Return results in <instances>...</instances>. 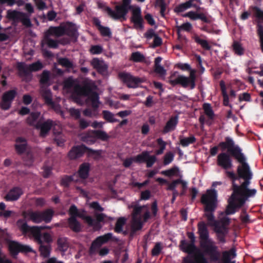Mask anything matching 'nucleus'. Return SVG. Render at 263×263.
I'll use <instances>...</instances> for the list:
<instances>
[{
  "label": "nucleus",
  "mask_w": 263,
  "mask_h": 263,
  "mask_svg": "<svg viewBox=\"0 0 263 263\" xmlns=\"http://www.w3.org/2000/svg\"><path fill=\"white\" fill-rule=\"evenodd\" d=\"M157 158L155 155H150L148 153V157L146 161V167H151L153 164L156 162Z\"/></svg>",
  "instance_id": "nucleus-64"
},
{
  "label": "nucleus",
  "mask_w": 263,
  "mask_h": 263,
  "mask_svg": "<svg viewBox=\"0 0 263 263\" xmlns=\"http://www.w3.org/2000/svg\"><path fill=\"white\" fill-rule=\"evenodd\" d=\"M109 138L108 134L103 130H91L82 137V140L88 144H94L97 139L106 141Z\"/></svg>",
  "instance_id": "nucleus-11"
},
{
  "label": "nucleus",
  "mask_w": 263,
  "mask_h": 263,
  "mask_svg": "<svg viewBox=\"0 0 263 263\" xmlns=\"http://www.w3.org/2000/svg\"><path fill=\"white\" fill-rule=\"evenodd\" d=\"M85 153H87L88 156H100V151L90 148L84 144L73 146L69 152L68 156L71 160L77 159L82 157Z\"/></svg>",
  "instance_id": "nucleus-9"
},
{
  "label": "nucleus",
  "mask_w": 263,
  "mask_h": 263,
  "mask_svg": "<svg viewBox=\"0 0 263 263\" xmlns=\"http://www.w3.org/2000/svg\"><path fill=\"white\" fill-rule=\"evenodd\" d=\"M119 78L128 88H135L138 85L143 82L141 78L134 77L130 73L126 72H120L118 74Z\"/></svg>",
  "instance_id": "nucleus-15"
},
{
  "label": "nucleus",
  "mask_w": 263,
  "mask_h": 263,
  "mask_svg": "<svg viewBox=\"0 0 263 263\" xmlns=\"http://www.w3.org/2000/svg\"><path fill=\"white\" fill-rule=\"evenodd\" d=\"M157 143L160 146L159 149L156 151L155 154L156 155H160L163 153L166 147V143L161 138H159L157 140Z\"/></svg>",
  "instance_id": "nucleus-54"
},
{
  "label": "nucleus",
  "mask_w": 263,
  "mask_h": 263,
  "mask_svg": "<svg viewBox=\"0 0 263 263\" xmlns=\"http://www.w3.org/2000/svg\"><path fill=\"white\" fill-rule=\"evenodd\" d=\"M103 118L107 122L109 123L117 122L119 121V120L114 118V114L108 110H103L102 111Z\"/></svg>",
  "instance_id": "nucleus-46"
},
{
  "label": "nucleus",
  "mask_w": 263,
  "mask_h": 263,
  "mask_svg": "<svg viewBox=\"0 0 263 263\" xmlns=\"http://www.w3.org/2000/svg\"><path fill=\"white\" fill-rule=\"evenodd\" d=\"M53 126V121L50 119L46 121L43 120L35 128L40 130V135L41 137H44L46 136L47 134Z\"/></svg>",
  "instance_id": "nucleus-25"
},
{
  "label": "nucleus",
  "mask_w": 263,
  "mask_h": 263,
  "mask_svg": "<svg viewBox=\"0 0 263 263\" xmlns=\"http://www.w3.org/2000/svg\"><path fill=\"white\" fill-rule=\"evenodd\" d=\"M17 95L15 89L10 90L4 93L2 96L1 108L4 110H8Z\"/></svg>",
  "instance_id": "nucleus-19"
},
{
  "label": "nucleus",
  "mask_w": 263,
  "mask_h": 263,
  "mask_svg": "<svg viewBox=\"0 0 263 263\" xmlns=\"http://www.w3.org/2000/svg\"><path fill=\"white\" fill-rule=\"evenodd\" d=\"M230 223V219L228 217H223L217 221L215 222V232L216 233H222L223 230H228L227 226Z\"/></svg>",
  "instance_id": "nucleus-27"
},
{
  "label": "nucleus",
  "mask_w": 263,
  "mask_h": 263,
  "mask_svg": "<svg viewBox=\"0 0 263 263\" xmlns=\"http://www.w3.org/2000/svg\"><path fill=\"white\" fill-rule=\"evenodd\" d=\"M227 149L228 150V148ZM228 152L229 153L223 151L219 153L216 160L217 165L226 171H229L228 170L233 166L232 158L233 156L230 152L228 151Z\"/></svg>",
  "instance_id": "nucleus-14"
},
{
  "label": "nucleus",
  "mask_w": 263,
  "mask_h": 263,
  "mask_svg": "<svg viewBox=\"0 0 263 263\" xmlns=\"http://www.w3.org/2000/svg\"><path fill=\"white\" fill-rule=\"evenodd\" d=\"M90 171V164L88 163L84 162L81 164L77 172L79 177L82 179H86L89 176Z\"/></svg>",
  "instance_id": "nucleus-33"
},
{
  "label": "nucleus",
  "mask_w": 263,
  "mask_h": 263,
  "mask_svg": "<svg viewBox=\"0 0 263 263\" xmlns=\"http://www.w3.org/2000/svg\"><path fill=\"white\" fill-rule=\"evenodd\" d=\"M7 17L10 20L21 22L26 27H30L31 25L30 20L25 13L16 10H8L7 11Z\"/></svg>",
  "instance_id": "nucleus-16"
},
{
  "label": "nucleus",
  "mask_w": 263,
  "mask_h": 263,
  "mask_svg": "<svg viewBox=\"0 0 263 263\" xmlns=\"http://www.w3.org/2000/svg\"><path fill=\"white\" fill-rule=\"evenodd\" d=\"M197 227L200 238V247L203 253L209 257L211 261H219L221 253L215 242L209 238V232L206 223L203 221H200L198 223Z\"/></svg>",
  "instance_id": "nucleus-2"
},
{
  "label": "nucleus",
  "mask_w": 263,
  "mask_h": 263,
  "mask_svg": "<svg viewBox=\"0 0 263 263\" xmlns=\"http://www.w3.org/2000/svg\"><path fill=\"white\" fill-rule=\"evenodd\" d=\"M162 59L160 57H158L155 59L154 71L160 76H164L166 74V71L164 67L160 64Z\"/></svg>",
  "instance_id": "nucleus-39"
},
{
  "label": "nucleus",
  "mask_w": 263,
  "mask_h": 263,
  "mask_svg": "<svg viewBox=\"0 0 263 263\" xmlns=\"http://www.w3.org/2000/svg\"><path fill=\"white\" fill-rule=\"evenodd\" d=\"M23 194V191L20 187L15 186L11 189L5 197V199L8 201H16Z\"/></svg>",
  "instance_id": "nucleus-26"
},
{
  "label": "nucleus",
  "mask_w": 263,
  "mask_h": 263,
  "mask_svg": "<svg viewBox=\"0 0 263 263\" xmlns=\"http://www.w3.org/2000/svg\"><path fill=\"white\" fill-rule=\"evenodd\" d=\"M247 201L246 199L232 192L228 200V204L225 211L226 214L227 215L234 214L243 206Z\"/></svg>",
  "instance_id": "nucleus-10"
},
{
  "label": "nucleus",
  "mask_w": 263,
  "mask_h": 263,
  "mask_svg": "<svg viewBox=\"0 0 263 263\" xmlns=\"http://www.w3.org/2000/svg\"><path fill=\"white\" fill-rule=\"evenodd\" d=\"M57 245L60 251L65 252L69 247L67 238L66 237L59 238L57 240Z\"/></svg>",
  "instance_id": "nucleus-44"
},
{
  "label": "nucleus",
  "mask_w": 263,
  "mask_h": 263,
  "mask_svg": "<svg viewBox=\"0 0 263 263\" xmlns=\"http://www.w3.org/2000/svg\"><path fill=\"white\" fill-rule=\"evenodd\" d=\"M79 211L77 207L74 204H72L68 211V213L70 215V217H76L77 218Z\"/></svg>",
  "instance_id": "nucleus-60"
},
{
  "label": "nucleus",
  "mask_w": 263,
  "mask_h": 263,
  "mask_svg": "<svg viewBox=\"0 0 263 263\" xmlns=\"http://www.w3.org/2000/svg\"><path fill=\"white\" fill-rule=\"evenodd\" d=\"M203 109L204 110V113L209 118V119H214V113L210 104L204 103L203 105Z\"/></svg>",
  "instance_id": "nucleus-52"
},
{
  "label": "nucleus",
  "mask_w": 263,
  "mask_h": 263,
  "mask_svg": "<svg viewBox=\"0 0 263 263\" xmlns=\"http://www.w3.org/2000/svg\"><path fill=\"white\" fill-rule=\"evenodd\" d=\"M91 65L99 73L102 74L107 69V66L103 61L100 60L97 58H95L91 60Z\"/></svg>",
  "instance_id": "nucleus-31"
},
{
  "label": "nucleus",
  "mask_w": 263,
  "mask_h": 263,
  "mask_svg": "<svg viewBox=\"0 0 263 263\" xmlns=\"http://www.w3.org/2000/svg\"><path fill=\"white\" fill-rule=\"evenodd\" d=\"M45 40L49 48L55 49L58 47V42L57 40L50 39L49 36L45 34Z\"/></svg>",
  "instance_id": "nucleus-53"
},
{
  "label": "nucleus",
  "mask_w": 263,
  "mask_h": 263,
  "mask_svg": "<svg viewBox=\"0 0 263 263\" xmlns=\"http://www.w3.org/2000/svg\"><path fill=\"white\" fill-rule=\"evenodd\" d=\"M144 59L143 54L139 51L133 52L130 58V60L134 62H142Z\"/></svg>",
  "instance_id": "nucleus-51"
},
{
  "label": "nucleus",
  "mask_w": 263,
  "mask_h": 263,
  "mask_svg": "<svg viewBox=\"0 0 263 263\" xmlns=\"http://www.w3.org/2000/svg\"><path fill=\"white\" fill-rule=\"evenodd\" d=\"M16 225L20 231L24 235L33 237L34 240L40 245L39 251L41 255L47 257L50 253V247L49 244L44 245L41 240V230L44 229L43 227L29 226L25 219H20L16 222Z\"/></svg>",
  "instance_id": "nucleus-3"
},
{
  "label": "nucleus",
  "mask_w": 263,
  "mask_h": 263,
  "mask_svg": "<svg viewBox=\"0 0 263 263\" xmlns=\"http://www.w3.org/2000/svg\"><path fill=\"white\" fill-rule=\"evenodd\" d=\"M93 24L97 27L101 34L103 36H110L111 31L108 27H104L101 25V21L98 17H94L92 20Z\"/></svg>",
  "instance_id": "nucleus-29"
},
{
  "label": "nucleus",
  "mask_w": 263,
  "mask_h": 263,
  "mask_svg": "<svg viewBox=\"0 0 263 263\" xmlns=\"http://www.w3.org/2000/svg\"><path fill=\"white\" fill-rule=\"evenodd\" d=\"M219 85L220 87V89L221 90L222 95L223 97V104L224 106H229V96L226 91V87L225 85V83L223 81L221 80L220 82Z\"/></svg>",
  "instance_id": "nucleus-43"
},
{
  "label": "nucleus",
  "mask_w": 263,
  "mask_h": 263,
  "mask_svg": "<svg viewBox=\"0 0 263 263\" xmlns=\"http://www.w3.org/2000/svg\"><path fill=\"white\" fill-rule=\"evenodd\" d=\"M45 102L48 105H53L54 102L52 101V97L50 92L46 91L43 95Z\"/></svg>",
  "instance_id": "nucleus-63"
},
{
  "label": "nucleus",
  "mask_w": 263,
  "mask_h": 263,
  "mask_svg": "<svg viewBox=\"0 0 263 263\" xmlns=\"http://www.w3.org/2000/svg\"><path fill=\"white\" fill-rule=\"evenodd\" d=\"M174 155L171 152H167L164 156L163 160V164L167 165L170 164L174 160Z\"/></svg>",
  "instance_id": "nucleus-57"
},
{
  "label": "nucleus",
  "mask_w": 263,
  "mask_h": 263,
  "mask_svg": "<svg viewBox=\"0 0 263 263\" xmlns=\"http://www.w3.org/2000/svg\"><path fill=\"white\" fill-rule=\"evenodd\" d=\"M182 263H209L207 258L199 249L198 251H194L192 255L184 257Z\"/></svg>",
  "instance_id": "nucleus-18"
},
{
  "label": "nucleus",
  "mask_w": 263,
  "mask_h": 263,
  "mask_svg": "<svg viewBox=\"0 0 263 263\" xmlns=\"http://www.w3.org/2000/svg\"><path fill=\"white\" fill-rule=\"evenodd\" d=\"M257 34L259 37L260 45L261 51L263 52V27L261 25H258Z\"/></svg>",
  "instance_id": "nucleus-61"
},
{
  "label": "nucleus",
  "mask_w": 263,
  "mask_h": 263,
  "mask_svg": "<svg viewBox=\"0 0 263 263\" xmlns=\"http://www.w3.org/2000/svg\"><path fill=\"white\" fill-rule=\"evenodd\" d=\"M195 1L198 2L200 4H201L200 0H189L177 6L174 9V11L176 13H180L191 7H194L197 10H199L201 8L194 3Z\"/></svg>",
  "instance_id": "nucleus-24"
},
{
  "label": "nucleus",
  "mask_w": 263,
  "mask_h": 263,
  "mask_svg": "<svg viewBox=\"0 0 263 263\" xmlns=\"http://www.w3.org/2000/svg\"><path fill=\"white\" fill-rule=\"evenodd\" d=\"M133 221L131 227L130 233V236H133L137 231L141 230L143 227V222L141 221V218H133Z\"/></svg>",
  "instance_id": "nucleus-36"
},
{
  "label": "nucleus",
  "mask_w": 263,
  "mask_h": 263,
  "mask_svg": "<svg viewBox=\"0 0 263 263\" xmlns=\"http://www.w3.org/2000/svg\"><path fill=\"white\" fill-rule=\"evenodd\" d=\"M236 256V250L232 248L228 251H224L222 252L221 261L222 263H236L232 259Z\"/></svg>",
  "instance_id": "nucleus-30"
},
{
  "label": "nucleus",
  "mask_w": 263,
  "mask_h": 263,
  "mask_svg": "<svg viewBox=\"0 0 263 263\" xmlns=\"http://www.w3.org/2000/svg\"><path fill=\"white\" fill-rule=\"evenodd\" d=\"M253 176H250L242 178L243 180V182L240 185L236 184L235 181L232 182L233 192L247 200L249 198L254 197L257 193V190L255 189H250L249 188V186L251 184V180Z\"/></svg>",
  "instance_id": "nucleus-6"
},
{
  "label": "nucleus",
  "mask_w": 263,
  "mask_h": 263,
  "mask_svg": "<svg viewBox=\"0 0 263 263\" xmlns=\"http://www.w3.org/2000/svg\"><path fill=\"white\" fill-rule=\"evenodd\" d=\"M178 123V116L177 115L172 116L167 121L163 127L162 132L163 134L172 132L176 128Z\"/></svg>",
  "instance_id": "nucleus-28"
},
{
  "label": "nucleus",
  "mask_w": 263,
  "mask_h": 263,
  "mask_svg": "<svg viewBox=\"0 0 263 263\" xmlns=\"http://www.w3.org/2000/svg\"><path fill=\"white\" fill-rule=\"evenodd\" d=\"M50 79V71L47 70H44L41 75L40 83L42 85H47L49 82Z\"/></svg>",
  "instance_id": "nucleus-49"
},
{
  "label": "nucleus",
  "mask_w": 263,
  "mask_h": 263,
  "mask_svg": "<svg viewBox=\"0 0 263 263\" xmlns=\"http://www.w3.org/2000/svg\"><path fill=\"white\" fill-rule=\"evenodd\" d=\"M44 66L39 61L33 63L29 65L23 62H18L17 64V68L20 77H28L32 72L37 71L41 70Z\"/></svg>",
  "instance_id": "nucleus-12"
},
{
  "label": "nucleus",
  "mask_w": 263,
  "mask_h": 263,
  "mask_svg": "<svg viewBox=\"0 0 263 263\" xmlns=\"http://www.w3.org/2000/svg\"><path fill=\"white\" fill-rule=\"evenodd\" d=\"M122 2L121 5H116L115 10L111 8H106V10L112 16V19L120 20L121 22L126 20V15L129 10L132 8V6H130L131 0H123Z\"/></svg>",
  "instance_id": "nucleus-7"
},
{
  "label": "nucleus",
  "mask_w": 263,
  "mask_h": 263,
  "mask_svg": "<svg viewBox=\"0 0 263 263\" xmlns=\"http://www.w3.org/2000/svg\"><path fill=\"white\" fill-rule=\"evenodd\" d=\"M194 41L196 43L199 44L204 49L210 50L211 48L207 41L201 39L198 36L196 35L194 37Z\"/></svg>",
  "instance_id": "nucleus-50"
},
{
  "label": "nucleus",
  "mask_w": 263,
  "mask_h": 263,
  "mask_svg": "<svg viewBox=\"0 0 263 263\" xmlns=\"http://www.w3.org/2000/svg\"><path fill=\"white\" fill-rule=\"evenodd\" d=\"M233 50L237 55H241L243 54V49L241 44L237 41H234L233 44Z\"/></svg>",
  "instance_id": "nucleus-56"
},
{
  "label": "nucleus",
  "mask_w": 263,
  "mask_h": 263,
  "mask_svg": "<svg viewBox=\"0 0 263 263\" xmlns=\"http://www.w3.org/2000/svg\"><path fill=\"white\" fill-rule=\"evenodd\" d=\"M219 146L222 150L228 149L233 156L239 163L237 167V174L233 171H226L225 174L232 181H235L245 177L253 176V173L249 164L247 162V159L242 149L238 145H235L232 138L227 137L225 141L219 143Z\"/></svg>",
  "instance_id": "nucleus-1"
},
{
  "label": "nucleus",
  "mask_w": 263,
  "mask_h": 263,
  "mask_svg": "<svg viewBox=\"0 0 263 263\" xmlns=\"http://www.w3.org/2000/svg\"><path fill=\"white\" fill-rule=\"evenodd\" d=\"M130 20L134 24V28L135 29L142 30L144 29L143 24L144 22L140 7H137L132 10Z\"/></svg>",
  "instance_id": "nucleus-17"
},
{
  "label": "nucleus",
  "mask_w": 263,
  "mask_h": 263,
  "mask_svg": "<svg viewBox=\"0 0 263 263\" xmlns=\"http://www.w3.org/2000/svg\"><path fill=\"white\" fill-rule=\"evenodd\" d=\"M88 99L91 101V107L93 108V112L97 111L99 107L100 101L99 97L96 92H92L88 95Z\"/></svg>",
  "instance_id": "nucleus-37"
},
{
  "label": "nucleus",
  "mask_w": 263,
  "mask_h": 263,
  "mask_svg": "<svg viewBox=\"0 0 263 263\" xmlns=\"http://www.w3.org/2000/svg\"><path fill=\"white\" fill-rule=\"evenodd\" d=\"M24 154L25 155L24 157V160L26 161V164L31 165L34 160L33 155L32 152L29 149Z\"/></svg>",
  "instance_id": "nucleus-55"
},
{
  "label": "nucleus",
  "mask_w": 263,
  "mask_h": 263,
  "mask_svg": "<svg viewBox=\"0 0 263 263\" xmlns=\"http://www.w3.org/2000/svg\"><path fill=\"white\" fill-rule=\"evenodd\" d=\"M178 167L175 166V167L171 168V169L165 170V171H163L161 172V174L164 175L166 176L172 177V176L175 175V174L178 172Z\"/></svg>",
  "instance_id": "nucleus-59"
},
{
  "label": "nucleus",
  "mask_w": 263,
  "mask_h": 263,
  "mask_svg": "<svg viewBox=\"0 0 263 263\" xmlns=\"http://www.w3.org/2000/svg\"><path fill=\"white\" fill-rule=\"evenodd\" d=\"M180 144L183 147H187L190 144H194L196 141V139L193 135L189 137L183 138L182 136H179Z\"/></svg>",
  "instance_id": "nucleus-41"
},
{
  "label": "nucleus",
  "mask_w": 263,
  "mask_h": 263,
  "mask_svg": "<svg viewBox=\"0 0 263 263\" xmlns=\"http://www.w3.org/2000/svg\"><path fill=\"white\" fill-rule=\"evenodd\" d=\"M65 34L75 39H77L79 35L77 28L71 23H69L68 25L65 27Z\"/></svg>",
  "instance_id": "nucleus-38"
},
{
  "label": "nucleus",
  "mask_w": 263,
  "mask_h": 263,
  "mask_svg": "<svg viewBox=\"0 0 263 263\" xmlns=\"http://www.w3.org/2000/svg\"><path fill=\"white\" fill-rule=\"evenodd\" d=\"M68 227L74 232L78 233L82 230V226L76 217H69L67 219Z\"/></svg>",
  "instance_id": "nucleus-34"
},
{
  "label": "nucleus",
  "mask_w": 263,
  "mask_h": 263,
  "mask_svg": "<svg viewBox=\"0 0 263 263\" xmlns=\"http://www.w3.org/2000/svg\"><path fill=\"white\" fill-rule=\"evenodd\" d=\"M186 235L190 239V242H187L184 239L181 240L179 247L181 251L189 255H192L194 253V251H198L199 248L195 245L196 240L194 233L192 232H187Z\"/></svg>",
  "instance_id": "nucleus-13"
},
{
  "label": "nucleus",
  "mask_w": 263,
  "mask_h": 263,
  "mask_svg": "<svg viewBox=\"0 0 263 263\" xmlns=\"http://www.w3.org/2000/svg\"><path fill=\"white\" fill-rule=\"evenodd\" d=\"M9 250L13 256H16L18 253L30 252L32 249L27 246L23 245L15 241H11L9 244Z\"/></svg>",
  "instance_id": "nucleus-21"
},
{
  "label": "nucleus",
  "mask_w": 263,
  "mask_h": 263,
  "mask_svg": "<svg viewBox=\"0 0 263 263\" xmlns=\"http://www.w3.org/2000/svg\"><path fill=\"white\" fill-rule=\"evenodd\" d=\"M14 148L18 155H22L25 154L29 150L26 139L22 137H17L15 139Z\"/></svg>",
  "instance_id": "nucleus-22"
},
{
  "label": "nucleus",
  "mask_w": 263,
  "mask_h": 263,
  "mask_svg": "<svg viewBox=\"0 0 263 263\" xmlns=\"http://www.w3.org/2000/svg\"><path fill=\"white\" fill-rule=\"evenodd\" d=\"M45 34L49 36L60 37L65 35V27L62 26L50 27Z\"/></svg>",
  "instance_id": "nucleus-32"
},
{
  "label": "nucleus",
  "mask_w": 263,
  "mask_h": 263,
  "mask_svg": "<svg viewBox=\"0 0 263 263\" xmlns=\"http://www.w3.org/2000/svg\"><path fill=\"white\" fill-rule=\"evenodd\" d=\"M162 249L161 243L160 242H157L152 250V255L153 256H158L160 254Z\"/></svg>",
  "instance_id": "nucleus-58"
},
{
  "label": "nucleus",
  "mask_w": 263,
  "mask_h": 263,
  "mask_svg": "<svg viewBox=\"0 0 263 263\" xmlns=\"http://www.w3.org/2000/svg\"><path fill=\"white\" fill-rule=\"evenodd\" d=\"M27 215L29 217V219L34 223H39L43 221L41 212L30 211L28 213Z\"/></svg>",
  "instance_id": "nucleus-42"
},
{
  "label": "nucleus",
  "mask_w": 263,
  "mask_h": 263,
  "mask_svg": "<svg viewBox=\"0 0 263 263\" xmlns=\"http://www.w3.org/2000/svg\"><path fill=\"white\" fill-rule=\"evenodd\" d=\"M149 152L143 151L141 154L137 155L134 158V162L138 163H146L147 157H148Z\"/></svg>",
  "instance_id": "nucleus-48"
},
{
  "label": "nucleus",
  "mask_w": 263,
  "mask_h": 263,
  "mask_svg": "<svg viewBox=\"0 0 263 263\" xmlns=\"http://www.w3.org/2000/svg\"><path fill=\"white\" fill-rule=\"evenodd\" d=\"M103 48L100 45H93L91 46L89 51L92 54H99L102 53Z\"/></svg>",
  "instance_id": "nucleus-62"
},
{
  "label": "nucleus",
  "mask_w": 263,
  "mask_h": 263,
  "mask_svg": "<svg viewBox=\"0 0 263 263\" xmlns=\"http://www.w3.org/2000/svg\"><path fill=\"white\" fill-rule=\"evenodd\" d=\"M54 213V211L51 209H48L41 212L43 221L46 223H49L52 220Z\"/></svg>",
  "instance_id": "nucleus-40"
},
{
  "label": "nucleus",
  "mask_w": 263,
  "mask_h": 263,
  "mask_svg": "<svg viewBox=\"0 0 263 263\" xmlns=\"http://www.w3.org/2000/svg\"><path fill=\"white\" fill-rule=\"evenodd\" d=\"M217 192L215 189H209L205 194L202 195L201 198V203L204 205V211L206 213L205 216L209 222V224L215 228V222L217 221L215 219L214 212L217 206Z\"/></svg>",
  "instance_id": "nucleus-5"
},
{
  "label": "nucleus",
  "mask_w": 263,
  "mask_h": 263,
  "mask_svg": "<svg viewBox=\"0 0 263 263\" xmlns=\"http://www.w3.org/2000/svg\"><path fill=\"white\" fill-rule=\"evenodd\" d=\"M64 86L67 89L73 87V93L78 97L88 96L91 91V88L88 84H85L83 86L80 84L74 85V81L71 77H69L64 81Z\"/></svg>",
  "instance_id": "nucleus-8"
},
{
  "label": "nucleus",
  "mask_w": 263,
  "mask_h": 263,
  "mask_svg": "<svg viewBox=\"0 0 263 263\" xmlns=\"http://www.w3.org/2000/svg\"><path fill=\"white\" fill-rule=\"evenodd\" d=\"M78 180V177L77 173L68 176L64 175L62 177L60 184L65 187H68L72 182H77Z\"/></svg>",
  "instance_id": "nucleus-35"
},
{
  "label": "nucleus",
  "mask_w": 263,
  "mask_h": 263,
  "mask_svg": "<svg viewBox=\"0 0 263 263\" xmlns=\"http://www.w3.org/2000/svg\"><path fill=\"white\" fill-rule=\"evenodd\" d=\"M58 63L62 67L67 69H72L74 67L73 63L67 58H60L58 59Z\"/></svg>",
  "instance_id": "nucleus-45"
},
{
  "label": "nucleus",
  "mask_w": 263,
  "mask_h": 263,
  "mask_svg": "<svg viewBox=\"0 0 263 263\" xmlns=\"http://www.w3.org/2000/svg\"><path fill=\"white\" fill-rule=\"evenodd\" d=\"M175 66L183 71H189V77L178 75L176 78H174L171 76L169 80V83L173 86L180 85L184 88L190 87L191 89H194L196 87V70L192 69L191 66L187 63H179L176 64Z\"/></svg>",
  "instance_id": "nucleus-4"
},
{
  "label": "nucleus",
  "mask_w": 263,
  "mask_h": 263,
  "mask_svg": "<svg viewBox=\"0 0 263 263\" xmlns=\"http://www.w3.org/2000/svg\"><path fill=\"white\" fill-rule=\"evenodd\" d=\"M112 236V233H108L104 235L97 237L91 243L89 249L90 253L91 254L94 253L103 244L106 243L110 240Z\"/></svg>",
  "instance_id": "nucleus-20"
},
{
  "label": "nucleus",
  "mask_w": 263,
  "mask_h": 263,
  "mask_svg": "<svg viewBox=\"0 0 263 263\" xmlns=\"http://www.w3.org/2000/svg\"><path fill=\"white\" fill-rule=\"evenodd\" d=\"M43 120H44V117L41 112L32 111L26 119V123L28 125L36 128Z\"/></svg>",
  "instance_id": "nucleus-23"
},
{
  "label": "nucleus",
  "mask_w": 263,
  "mask_h": 263,
  "mask_svg": "<svg viewBox=\"0 0 263 263\" xmlns=\"http://www.w3.org/2000/svg\"><path fill=\"white\" fill-rule=\"evenodd\" d=\"M126 223V219L124 217L119 218L116 223L114 231L117 233H120L123 231V227Z\"/></svg>",
  "instance_id": "nucleus-47"
}]
</instances>
